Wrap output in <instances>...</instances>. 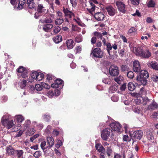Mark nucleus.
<instances>
[{"label": "nucleus", "mask_w": 158, "mask_h": 158, "mask_svg": "<svg viewBox=\"0 0 158 158\" xmlns=\"http://www.w3.org/2000/svg\"><path fill=\"white\" fill-rule=\"evenodd\" d=\"M134 50L137 56L143 58L148 59L151 56V53L148 50L143 49L142 47H135Z\"/></svg>", "instance_id": "f257e3e1"}, {"label": "nucleus", "mask_w": 158, "mask_h": 158, "mask_svg": "<svg viewBox=\"0 0 158 158\" xmlns=\"http://www.w3.org/2000/svg\"><path fill=\"white\" fill-rule=\"evenodd\" d=\"M148 72L145 70H142L140 71L139 75L137 76L136 80L139 81L142 85H146L147 83L146 80L148 77Z\"/></svg>", "instance_id": "f03ea898"}, {"label": "nucleus", "mask_w": 158, "mask_h": 158, "mask_svg": "<svg viewBox=\"0 0 158 158\" xmlns=\"http://www.w3.org/2000/svg\"><path fill=\"white\" fill-rule=\"evenodd\" d=\"M44 77V75L43 73L35 71L31 74V78L29 77L27 79V81L31 83L33 82L34 80L39 81L42 80Z\"/></svg>", "instance_id": "7ed1b4c3"}, {"label": "nucleus", "mask_w": 158, "mask_h": 158, "mask_svg": "<svg viewBox=\"0 0 158 158\" xmlns=\"http://www.w3.org/2000/svg\"><path fill=\"white\" fill-rule=\"evenodd\" d=\"M113 135L112 130L109 128H107L102 131L101 137L103 140L106 141L108 140L109 137L111 138Z\"/></svg>", "instance_id": "20e7f679"}, {"label": "nucleus", "mask_w": 158, "mask_h": 158, "mask_svg": "<svg viewBox=\"0 0 158 158\" xmlns=\"http://www.w3.org/2000/svg\"><path fill=\"white\" fill-rule=\"evenodd\" d=\"M131 132L129 131V134L130 136L132 139H137L139 140L142 137L143 135V131L141 130L136 131L134 132L133 134H132Z\"/></svg>", "instance_id": "39448f33"}, {"label": "nucleus", "mask_w": 158, "mask_h": 158, "mask_svg": "<svg viewBox=\"0 0 158 158\" xmlns=\"http://www.w3.org/2000/svg\"><path fill=\"white\" fill-rule=\"evenodd\" d=\"M109 72L110 75L112 76H116L118 75L119 70L118 67L115 65H111L110 67Z\"/></svg>", "instance_id": "423d86ee"}, {"label": "nucleus", "mask_w": 158, "mask_h": 158, "mask_svg": "<svg viewBox=\"0 0 158 158\" xmlns=\"http://www.w3.org/2000/svg\"><path fill=\"white\" fill-rule=\"evenodd\" d=\"M54 83L52 84L51 87L53 88H61L64 85L63 81L61 79H58L56 80L55 79V81L54 82Z\"/></svg>", "instance_id": "0eeeda50"}, {"label": "nucleus", "mask_w": 158, "mask_h": 158, "mask_svg": "<svg viewBox=\"0 0 158 158\" xmlns=\"http://www.w3.org/2000/svg\"><path fill=\"white\" fill-rule=\"evenodd\" d=\"M112 129L114 131L119 132L121 128V126L119 123L117 122H113L110 125Z\"/></svg>", "instance_id": "6e6552de"}, {"label": "nucleus", "mask_w": 158, "mask_h": 158, "mask_svg": "<svg viewBox=\"0 0 158 158\" xmlns=\"http://www.w3.org/2000/svg\"><path fill=\"white\" fill-rule=\"evenodd\" d=\"M92 54L93 56L96 57L102 58L103 56V52L99 48H97L94 49Z\"/></svg>", "instance_id": "1a4fd4ad"}, {"label": "nucleus", "mask_w": 158, "mask_h": 158, "mask_svg": "<svg viewBox=\"0 0 158 158\" xmlns=\"http://www.w3.org/2000/svg\"><path fill=\"white\" fill-rule=\"evenodd\" d=\"M105 15L103 13L101 12L96 13L94 15L95 19L98 21H103L105 19Z\"/></svg>", "instance_id": "9d476101"}, {"label": "nucleus", "mask_w": 158, "mask_h": 158, "mask_svg": "<svg viewBox=\"0 0 158 158\" xmlns=\"http://www.w3.org/2000/svg\"><path fill=\"white\" fill-rule=\"evenodd\" d=\"M134 71L137 73L140 71L141 67L139 62L138 60H135L133 63Z\"/></svg>", "instance_id": "9b49d317"}, {"label": "nucleus", "mask_w": 158, "mask_h": 158, "mask_svg": "<svg viewBox=\"0 0 158 158\" xmlns=\"http://www.w3.org/2000/svg\"><path fill=\"white\" fill-rule=\"evenodd\" d=\"M116 4L119 11L124 12L125 11V5L124 3L120 0L116 1Z\"/></svg>", "instance_id": "f8f14e48"}, {"label": "nucleus", "mask_w": 158, "mask_h": 158, "mask_svg": "<svg viewBox=\"0 0 158 158\" xmlns=\"http://www.w3.org/2000/svg\"><path fill=\"white\" fill-rule=\"evenodd\" d=\"M86 9L90 12L94 11L95 10V6L91 1H89L86 5Z\"/></svg>", "instance_id": "ddd939ff"}, {"label": "nucleus", "mask_w": 158, "mask_h": 158, "mask_svg": "<svg viewBox=\"0 0 158 158\" xmlns=\"http://www.w3.org/2000/svg\"><path fill=\"white\" fill-rule=\"evenodd\" d=\"M106 9L108 14L111 16L114 15L116 13L115 9L111 6L107 7L106 8Z\"/></svg>", "instance_id": "4468645a"}, {"label": "nucleus", "mask_w": 158, "mask_h": 158, "mask_svg": "<svg viewBox=\"0 0 158 158\" xmlns=\"http://www.w3.org/2000/svg\"><path fill=\"white\" fill-rule=\"evenodd\" d=\"M47 145L48 146L49 148H51L54 145V140L52 136H48L47 137Z\"/></svg>", "instance_id": "2eb2a0df"}, {"label": "nucleus", "mask_w": 158, "mask_h": 158, "mask_svg": "<svg viewBox=\"0 0 158 158\" xmlns=\"http://www.w3.org/2000/svg\"><path fill=\"white\" fill-rule=\"evenodd\" d=\"M147 65L149 67H151L152 69L158 70V63L156 62L152 61L148 62Z\"/></svg>", "instance_id": "dca6fc26"}, {"label": "nucleus", "mask_w": 158, "mask_h": 158, "mask_svg": "<svg viewBox=\"0 0 158 158\" xmlns=\"http://www.w3.org/2000/svg\"><path fill=\"white\" fill-rule=\"evenodd\" d=\"M63 11L65 15L67 18H72L74 16L73 13L71 11L68 10L67 9H63Z\"/></svg>", "instance_id": "f3484780"}, {"label": "nucleus", "mask_w": 158, "mask_h": 158, "mask_svg": "<svg viewBox=\"0 0 158 158\" xmlns=\"http://www.w3.org/2000/svg\"><path fill=\"white\" fill-rule=\"evenodd\" d=\"M96 149L100 152V153L104 152L105 149L103 146L100 143H96L95 145Z\"/></svg>", "instance_id": "a211bd4d"}, {"label": "nucleus", "mask_w": 158, "mask_h": 158, "mask_svg": "<svg viewBox=\"0 0 158 158\" xmlns=\"http://www.w3.org/2000/svg\"><path fill=\"white\" fill-rule=\"evenodd\" d=\"M66 43L69 49H72L74 45L73 40L71 39L67 40L66 41Z\"/></svg>", "instance_id": "6ab92c4d"}, {"label": "nucleus", "mask_w": 158, "mask_h": 158, "mask_svg": "<svg viewBox=\"0 0 158 158\" xmlns=\"http://www.w3.org/2000/svg\"><path fill=\"white\" fill-rule=\"evenodd\" d=\"M15 118L18 123H22L25 119L24 117L21 114L16 115Z\"/></svg>", "instance_id": "aec40b11"}, {"label": "nucleus", "mask_w": 158, "mask_h": 158, "mask_svg": "<svg viewBox=\"0 0 158 158\" xmlns=\"http://www.w3.org/2000/svg\"><path fill=\"white\" fill-rule=\"evenodd\" d=\"M9 117V114H5L3 116L1 119V122L3 125L6 124V122L8 121Z\"/></svg>", "instance_id": "412c9836"}, {"label": "nucleus", "mask_w": 158, "mask_h": 158, "mask_svg": "<svg viewBox=\"0 0 158 158\" xmlns=\"http://www.w3.org/2000/svg\"><path fill=\"white\" fill-rule=\"evenodd\" d=\"M52 40L55 43H59L62 41V36L60 35H56L52 38Z\"/></svg>", "instance_id": "4be33fe9"}, {"label": "nucleus", "mask_w": 158, "mask_h": 158, "mask_svg": "<svg viewBox=\"0 0 158 158\" xmlns=\"http://www.w3.org/2000/svg\"><path fill=\"white\" fill-rule=\"evenodd\" d=\"M46 82L50 83H53L55 81V78L52 75H47L46 76Z\"/></svg>", "instance_id": "5701e85b"}, {"label": "nucleus", "mask_w": 158, "mask_h": 158, "mask_svg": "<svg viewBox=\"0 0 158 158\" xmlns=\"http://www.w3.org/2000/svg\"><path fill=\"white\" fill-rule=\"evenodd\" d=\"M137 29L134 27H131L128 31L127 34L131 36L134 35L137 31Z\"/></svg>", "instance_id": "b1692460"}, {"label": "nucleus", "mask_w": 158, "mask_h": 158, "mask_svg": "<svg viewBox=\"0 0 158 158\" xmlns=\"http://www.w3.org/2000/svg\"><path fill=\"white\" fill-rule=\"evenodd\" d=\"M4 126H6V127L8 129H10L12 128L13 126L15 125V124L14 123V121L13 120H11L10 121L9 120L6 122V124L3 125Z\"/></svg>", "instance_id": "393cba45"}, {"label": "nucleus", "mask_w": 158, "mask_h": 158, "mask_svg": "<svg viewBox=\"0 0 158 158\" xmlns=\"http://www.w3.org/2000/svg\"><path fill=\"white\" fill-rule=\"evenodd\" d=\"M158 105L155 102L153 101L148 106V109L149 110H155L157 108Z\"/></svg>", "instance_id": "a878e982"}, {"label": "nucleus", "mask_w": 158, "mask_h": 158, "mask_svg": "<svg viewBox=\"0 0 158 158\" xmlns=\"http://www.w3.org/2000/svg\"><path fill=\"white\" fill-rule=\"evenodd\" d=\"M53 27V25L52 24H47L43 26V29L46 32H48Z\"/></svg>", "instance_id": "bb28decb"}, {"label": "nucleus", "mask_w": 158, "mask_h": 158, "mask_svg": "<svg viewBox=\"0 0 158 158\" xmlns=\"http://www.w3.org/2000/svg\"><path fill=\"white\" fill-rule=\"evenodd\" d=\"M46 144V142L45 140H43L40 143V147L44 151L46 149L49 148L48 145Z\"/></svg>", "instance_id": "cd10ccee"}, {"label": "nucleus", "mask_w": 158, "mask_h": 158, "mask_svg": "<svg viewBox=\"0 0 158 158\" xmlns=\"http://www.w3.org/2000/svg\"><path fill=\"white\" fill-rule=\"evenodd\" d=\"M25 2V0H19V4L17 8V9L18 10H20L23 8V5Z\"/></svg>", "instance_id": "c85d7f7f"}, {"label": "nucleus", "mask_w": 158, "mask_h": 158, "mask_svg": "<svg viewBox=\"0 0 158 158\" xmlns=\"http://www.w3.org/2000/svg\"><path fill=\"white\" fill-rule=\"evenodd\" d=\"M95 35L101 39L104 45L106 44V41L105 39L103 37L102 35L100 33L97 32L95 34Z\"/></svg>", "instance_id": "c756f323"}, {"label": "nucleus", "mask_w": 158, "mask_h": 158, "mask_svg": "<svg viewBox=\"0 0 158 158\" xmlns=\"http://www.w3.org/2000/svg\"><path fill=\"white\" fill-rule=\"evenodd\" d=\"M17 75L19 76L22 77L23 78H26L28 76V72L27 69L22 73H17Z\"/></svg>", "instance_id": "7c9ffc66"}, {"label": "nucleus", "mask_w": 158, "mask_h": 158, "mask_svg": "<svg viewBox=\"0 0 158 158\" xmlns=\"http://www.w3.org/2000/svg\"><path fill=\"white\" fill-rule=\"evenodd\" d=\"M17 75L19 76L22 77L23 78H26L28 76V72L27 69L22 73H17Z\"/></svg>", "instance_id": "2f4dec72"}, {"label": "nucleus", "mask_w": 158, "mask_h": 158, "mask_svg": "<svg viewBox=\"0 0 158 158\" xmlns=\"http://www.w3.org/2000/svg\"><path fill=\"white\" fill-rule=\"evenodd\" d=\"M27 85V81L26 80L23 79L19 83V86L21 89H24Z\"/></svg>", "instance_id": "473e14b6"}, {"label": "nucleus", "mask_w": 158, "mask_h": 158, "mask_svg": "<svg viewBox=\"0 0 158 158\" xmlns=\"http://www.w3.org/2000/svg\"><path fill=\"white\" fill-rule=\"evenodd\" d=\"M147 137L149 140H153L154 139V137L152 133L150 131H148L147 132Z\"/></svg>", "instance_id": "72a5a7b5"}, {"label": "nucleus", "mask_w": 158, "mask_h": 158, "mask_svg": "<svg viewBox=\"0 0 158 158\" xmlns=\"http://www.w3.org/2000/svg\"><path fill=\"white\" fill-rule=\"evenodd\" d=\"M128 87L129 90L132 91L135 89V86L134 84L130 82L128 84Z\"/></svg>", "instance_id": "f704fd0d"}, {"label": "nucleus", "mask_w": 158, "mask_h": 158, "mask_svg": "<svg viewBox=\"0 0 158 158\" xmlns=\"http://www.w3.org/2000/svg\"><path fill=\"white\" fill-rule=\"evenodd\" d=\"M123 76H120L118 77H115L114 78V80L118 84H120L121 82L123 80Z\"/></svg>", "instance_id": "c9c22d12"}, {"label": "nucleus", "mask_w": 158, "mask_h": 158, "mask_svg": "<svg viewBox=\"0 0 158 158\" xmlns=\"http://www.w3.org/2000/svg\"><path fill=\"white\" fill-rule=\"evenodd\" d=\"M143 99L142 101V104L143 105H146L150 101V99H149L148 98L146 97H143Z\"/></svg>", "instance_id": "e433bc0d"}, {"label": "nucleus", "mask_w": 158, "mask_h": 158, "mask_svg": "<svg viewBox=\"0 0 158 158\" xmlns=\"http://www.w3.org/2000/svg\"><path fill=\"white\" fill-rule=\"evenodd\" d=\"M140 93L142 95H146L150 94V92L148 90L145 89L143 88H141L140 89Z\"/></svg>", "instance_id": "4c0bfd02"}, {"label": "nucleus", "mask_w": 158, "mask_h": 158, "mask_svg": "<svg viewBox=\"0 0 158 158\" xmlns=\"http://www.w3.org/2000/svg\"><path fill=\"white\" fill-rule=\"evenodd\" d=\"M64 20L62 17L57 18L55 20V23L56 25H60L62 23Z\"/></svg>", "instance_id": "58836bf2"}, {"label": "nucleus", "mask_w": 158, "mask_h": 158, "mask_svg": "<svg viewBox=\"0 0 158 158\" xmlns=\"http://www.w3.org/2000/svg\"><path fill=\"white\" fill-rule=\"evenodd\" d=\"M117 89V87L116 85H111L109 88V92L110 93H114V92Z\"/></svg>", "instance_id": "ea45409f"}, {"label": "nucleus", "mask_w": 158, "mask_h": 158, "mask_svg": "<svg viewBox=\"0 0 158 158\" xmlns=\"http://www.w3.org/2000/svg\"><path fill=\"white\" fill-rule=\"evenodd\" d=\"M143 99L142 97H138L135 99V103L137 104H142V101Z\"/></svg>", "instance_id": "a19ab883"}, {"label": "nucleus", "mask_w": 158, "mask_h": 158, "mask_svg": "<svg viewBox=\"0 0 158 158\" xmlns=\"http://www.w3.org/2000/svg\"><path fill=\"white\" fill-rule=\"evenodd\" d=\"M37 10L43 13L45 11V9L41 4H39L38 5Z\"/></svg>", "instance_id": "79ce46f5"}, {"label": "nucleus", "mask_w": 158, "mask_h": 158, "mask_svg": "<svg viewBox=\"0 0 158 158\" xmlns=\"http://www.w3.org/2000/svg\"><path fill=\"white\" fill-rule=\"evenodd\" d=\"M147 5L148 7H154L155 6V3L153 0H150L148 2Z\"/></svg>", "instance_id": "37998d69"}, {"label": "nucleus", "mask_w": 158, "mask_h": 158, "mask_svg": "<svg viewBox=\"0 0 158 158\" xmlns=\"http://www.w3.org/2000/svg\"><path fill=\"white\" fill-rule=\"evenodd\" d=\"M6 151L7 153L10 155L13 154L14 153V150L11 146H9L6 149Z\"/></svg>", "instance_id": "c03bdc74"}, {"label": "nucleus", "mask_w": 158, "mask_h": 158, "mask_svg": "<svg viewBox=\"0 0 158 158\" xmlns=\"http://www.w3.org/2000/svg\"><path fill=\"white\" fill-rule=\"evenodd\" d=\"M16 156L18 158H20L23 157V152L22 150H17L16 151Z\"/></svg>", "instance_id": "a18cd8bd"}, {"label": "nucleus", "mask_w": 158, "mask_h": 158, "mask_svg": "<svg viewBox=\"0 0 158 158\" xmlns=\"http://www.w3.org/2000/svg\"><path fill=\"white\" fill-rule=\"evenodd\" d=\"M53 32L54 34L58 33L60 30V27L58 26H55L53 27Z\"/></svg>", "instance_id": "49530a36"}, {"label": "nucleus", "mask_w": 158, "mask_h": 158, "mask_svg": "<svg viewBox=\"0 0 158 158\" xmlns=\"http://www.w3.org/2000/svg\"><path fill=\"white\" fill-rule=\"evenodd\" d=\"M106 50L109 55H110V51L112 49V47L111 44L110 43H107L106 44Z\"/></svg>", "instance_id": "de8ad7c7"}, {"label": "nucleus", "mask_w": 158, "mask_h": 158, "mask_svg": "<svg viewBox=\"0 0 158 158\" xmlns=\"http://www.w3.org/2000/svg\"><path fill=\"white\" fill-rule=\"evenodd\" d=\"M27 70V69L25 68L23 66H20L17 69V73H23L25 70Z\"/></svg>", "instance_id": "09e8293b"}, {"label": "nucleus", "mask_w": 158, "mask_h": 158, "mask_svg": "<svg viewBox=\"0 0 158 158\" xmlns=\"http://www.w3.org/2000/svg\"><path fill=\"white\" fill-rule=\"evenodd\" d=\"M29 92L31 94H34L36 92L35 86L34 87L32 85H31L29 87Z\"/></svg>", "instance_id": "8fccbe9b"}, {"label": "nucleus", "mask_w": 158, "mask_h": 158, "mask_svg": "<svg viewBox=\"0 0 158 158\" xmlns=\"http://www.w3.org/2000/svg\"><path fill=\"white\" fill-rule=\"evenodd\" d=\"M43 118L46 122H49L50 119V117L49 114H45L43 116Z\"/></svg>", "instance_id": "3c124183"}, {"label": "nucleus", "mask_w": 158, "mask_h": 158, "mask_svg": "<svg viewBox=\"0 0 158 158\" xmlns=\"http://www.w3.org/2000/svg\"><path fill=\"white\" fill-rule=\"evenodd\" d=\"M106 153L108 156H110L112 154L113 151L111 148L108 147L106 149Z\"/></svg>", "instance_id": "603ef678"}, {"label": "nucleus", "mask_w": 158, "mask_h": 158, "mask_svg": "<svg viewBox=\"0 0 158 158\" xmlns=\"http://www.w3.org/2000/svg\"><path fill=\"white\" fill-rule=\"evenodd\" d=\"M35 88L36 91H40L43 89L42 87L39 84H36L35 85Z\"/></svg>", "instance_id": "864d4df0"}, {"label": "nucleus", "mask_w": 158, "mask_h": 158, "mask_svg": "<svg viewBox=\"0 0 158 158\" xmlns=\"http://www.w3.org/2000/svg\"><path fill=\"white\" fill-rule=\"evenodd\" d=\"M72 28L73 31H76L77 32L80 31L81 30L80 28L76 26H75L73 25H72Z\"/></svg>", "instance_id": "5fc2aeb1"}, {"label": "nucleus", "mask_w": 158, "mask_h": 158, "mask_svg": "<svg viewBox=\"0 0 158 158\" xmlns=\"http://www.w3.org/2000/svg\"><path fill=\"white\" fill-rule=\"evenodd\" d=\"M75 41L77 43L81 42L82 40V37L81 35H77L75 39Z\"/></svg>", "instance_id": "6e6d98bb"}, {"label": "nucleus", "mask_w": 158, "mask_h": 158, "mask_svg": "<svg viewBox=\"0 0 158 158\" xmlns=\"http://www.w3.org/2000/svg\"><path fill=\"white\" fill-rule=\"evenodd\" d=\"M31 121L28 119L27 120L25 121V123L23 124L25 129L27 128L28 126L30 125Z\"/></svg>", "instance_id": "4d7b16f0"}, {"label": "nucleus", "mask_w": 158, "mask_h": 158, "mask_svg": "<svg viewBox=\"0 0 158 158\" xmlns=\"http://www.w3.org/2000/svg\"><path fill=\"white\" fill-rule=\"evenodd\" d=\"M81 47L80 46H77L75 50V53L77 54V53H80L81 51Z\"/></svg>", "instance_id": "13d9d810"}, {"label": "nucleus", "mask_w": 158, "mask_h": 158, "mask_svg": "<svg viewBox=\"0 0 158 158\" xmlns=\"http://www.w3.org/2000/svg\"><path fill=\"white\" fill-rule=\"evenodd\" d=\"M51 126L50 125H48L45 130V132L47 134H49L51 133Z\"/></svg>", "instance_id": "bf43d9fd"}, {"label": "nucleus", "mask_w": 158, "mask_h": 158, "mask_svg": "<svg viewBox=\"0 0 158 158\" xmlns=\"http://www.w3.org/2000/svg\"><path fill=\"white\" fill-rule=\"evenodd\" d=\"M102 82L106 84H109L110 83V77H107L103 79Z\"/></svg>", "instance_id": "052dcab7"}, {"label": "nucleus", "mask_w": 158, "mask_h": 158, "mask_svg": "<svg viewBox=\"0 0 158 158\" xmlns=\"http://www.w3.org/2000/svg\"><path fill=\"white\" fill-rule=\"evenodd\" d=\"M41 152L39 151H36L34 154L33 156L35 158H38L41 155Z\"/></svg>", "instance_id": "680f3d73"}, {"label": "nucleus", "mask_w": 158, "mask_h": 158, "mask_svg": "<svg viewBox=\"0 0 158 158\" xmlns=\"http://www.w3.org/2000/svg\"><path fill=\"white\" fill-rule=\"evenodd\" d=\"M127 76L130 78H133L134 77V74L132 71H129L127 73Z\"/></svg>", "instance_id": "e2e57ef3"}, {"label": "nucleus", "mask_w": 158, "mask_h": 158, "mask_svg": "<svg viewBox=\"0 0 158 158\" xmlns=\"http://www.w3.org/2000/svg\"><path fill=\"white\" fill-rule=\"evenodd\" d=\"M27 4H28L29 8L30 9L34 8L35 6V4L34 2L27 3Z\"/></svg>", "instance_id": "0e129e2a"}, {"label": "nucleus", "mask_w": 158, "mask_h": 158, "mask_svg": "<svg viewBox=\"0 0 158 158\" xmlns=\"http://www.w3.org/2000/svg\"><path fill=\"white\" fill-rule=\"evenodd\" d=\"M54 92L52 91L49 90L47 93V95L49 98H52L54 96Z\"/></svg>", "instance_id": "69168bd1"}, {"label": "nucleus", "mask_w": 158, "mask_h": 158, "mask_svg": "<svg viewBox=\"0 0 158 158\" xmlns=\"http://www.w3.org/2000/svg\"><path fill=\"white\" fill-rule=\"evenodd\" d=\"M62 145V142L59 139L57 144L55 145V147L57 148H58Z\"/></svg>", "instance_id": "338daca9"}, {"label": "nucleus", "mask_w": 158, "mask_h": 158, "mask_svg": "<svg viewBox=\"0 0 158 158\" xmlns=\"http://www.w3.org/2000/svg\"><path fill=\"white\" fill-rule=\"evenodd\" d=\"M42 14V13H40V12H39L37 10V11L35 14L34 17L36 19H38L39 16L41 15Z\"/></svg>", "instance_id": "774afa93"}]
</instances>
